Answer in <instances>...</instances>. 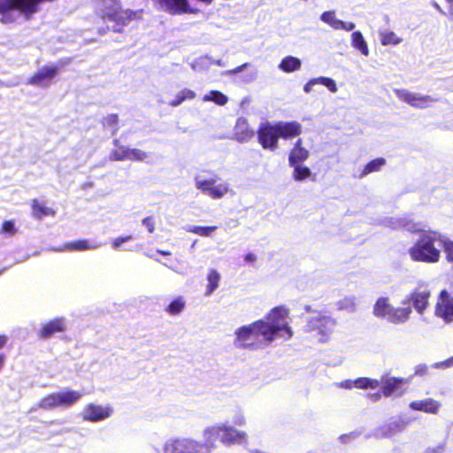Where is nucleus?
Segmentation results:
<instances>
[{
	"instance_id": "1",
	"label": "nucleus",
	"mask_w": 453,
	"mask_h": 453,
	"mask_svg": "<svg viewBox=\"0 0 453 453\" xmlns=\"http://www.w3.org/2000/svg\"><path fill=\"white\" fill-rule=\"evenodd\" d=\"M288 315V309L274 307L264 319L238 327L234 332V346L256 349L271 344L277 337L286 341L291 339L293 332L287 322Z\"/></svg>"
},
{
	"instance_id": "2",
	"label": "nucleus",
	"mask_w": 453,
	"mask_h": 453,
	"mask_svg": "<svg viewBox=\"0 0 453 453\" xmlns=\"http://www.w3.org/2000/svg\"><path fill=\"white\" fill-rule=\"evenodd\" d=\"M409 230L411 233H420L419 238L409 249V255L415 262H423L434 264L439 261L441 250L436 247V242L440 241V234L435 231L422 230L417 224L413 225Z\"/></svg>"
},
{
	"instance_id": "3",
	"label": "nucleus",
	"mask_w": 453,
	"mask_h": 453,
	"mask_svg": "<svg viewBox=\"0 0 453 453\" xmlns=\"http://www.w3.org/2000/svg\"><path fill=\"white\" fill-rule=\"evenodd\" d=\"M82 396V393L72 388L54 392L43 396L37 403L38 408L52 410L56 408H68L75 404Z\"/></svg>"
},
{
	"instance_id": "4",
	"label": "nucleus",
	"mask_w": 453,
	"mask_h": 453,
	"mask_svg": "<svg viewBox=\"0 0 453 453\" xmlns=\"http://www.w3.org/2000/svg\"><path fill=\"white\" fill-rule=\"evenodd\" d=\"M411 309L410 307H394L387 297L379 298L373 307L376 317L387 319L394 324L403 323L408 320Z\"/></svg>"
},
{
	"instance_id": "5",
	"label": "nucleus",
	"mask_w": 453,
	"mask_h": 453,
	"mask_svg": "<svg viewBox=\"0 0 453 453\" xmlns=\"http://www.w3.org/2000/svg\"><path fill=\"white\" fill-rule=\"evenodd\" d=\"M257 142L264 150L275 151L279 148V134L275 123L263 122L257 130Z\"/></svg>"
},
{
	"instance_id": "6",
	"label": "nucleus",
	"mask_w": 453,
	"mask_h": 453,
	"mask_svg": "<svg viewBox=\"0 0 453 453\" xmlns=\"http://www.w3.org/2000/svg\"><path fill=\"white\" fill-rule=\"evenodd\" d=\"M336 322L326 316L311 318L307 321L306 331L317 332L321 342L327 341L329 335L334 332Z\"/></svg>"
},
{
	"instance_id": "7",
	"label": "nucleus",
	"mask_w": 453,
	"mask_h": 453,
	"mask_svg": "<svg viewBox=\"0 0 453 453\" xmlns=\"http://www.w3.org/2000/svg\"><path fill=\"white\" fill-rule=\"evenodd\" d=\"M198 441L188 437H173L164 444L165 453H199Z\"/></svg>"
},
{
	"instance_id": "8",
	"label": "nucleus",
	"mask_w": 453,
	"mask_h": 453,
	"mask_svg": "<svg viewBox=\"0 0 453 453\" xmlns=\"http://www.w3.org/2000/svg\"><path fill=\"white\" fill-rule=\"evenodd\" d=\"M394 93L399 100L408 104L414 108H426L432 103L436 101V99L430 96L426 95L418 96L405 88L394 89Z\"/></svg>"
},
{
	"instance_id": "9",
	"label": "nucleus",
	"mask_w": 453,
	"mask_h": 453,
	"mask_svg": "<svg viewBox=\"0 0 453 453\" xmlns=\"http://www.w3.org/2000/svg\"><path fill=\"white\" fill-rule=\"evenodd\" d=\"M109 15L110 16L106 20H104V22H113V31L116 33H121L124 27L127 26L132 20L137 18V12L120 7L115 12Z\"/></svg>"
},
{
	"instance_id": "10",
	"label": "nucleus",
	"mask_w": 453,
	"mask_h": 453,
	"mask_svg": "<svg viewBox=\"0 0 453 453\" xmlns=\"http://www.w3.org/2000/svg\"><path fill=\"white\" fill-rule=\"evenodd\" d=\"M216 183V179H200L196 178V187L202 192L208 194L213 199H219L223 197L228 192V187L226 184H219L213 186Z\"/></svg>"
},
{
	"instance_id": "11",
	"label": "nucleus",
	"mask_w": 453,
	"mask_h": 453,
	"mask_svg": "<svg viewBox=\"0 0 453 453\" xmlns=\"http://www.w3.org/2000/svg\"><path fill=\"white\" fill-rule=\"evenodd\" d=\"M203 442L198 441L199 453H211L216 449V441L220 440V427L219 424L207 426L203 431Z\"/></svg>"
},
{
	"instance_id": "12",
	"label": "nucleus",
	"mask_w": 453,
	"mask_h": 453,
	"mask_svg": "<svg viewBox=\"0 0 453 453\" xmlns=\"http://www.w3.org/2000/svg\"><path fill=\"white\" fill-rule=\"evenodd\" d=\"M58 67L57 65H46L39 69L27 81V84L37 87H47L57 76Z\"/></svg>"
},
{
	"instance_id": "13",
	"label": "nucleus",
	"mask_w": 453,
	"mask_h": 453,
	"mask_svg": "<svg viewBox=\"0 0 453 453\" xmlns=\"http://www.w3.org/2000/svg\"><path fill=\"white\" fill-rule=\"evenodd\" d=\"M409 383V379L389 377L383 381L381 393L384 396L396 395L401 396L405 394V386Z\"/></svg>"
},
{
	"instance_id": "14",
	"label": "nucleus",
	"mask_w": 453,
	"mask_h": 453,
	"mask_svg": "<svg viewBox=\"0 0 453 453\" xmlns=\"http://www.w3.org/2000/svg\"><path fill=\"white\" fill-rule=\"evenodd\" d=\"M66 330V324L64 318H55L42 324L37 331L38 338L47 340L56 334L64 333Z\"/></svg>"
},
{
	"instance_id": "15",
	"label": "nucleus",
	"mask_w": 453,
	"mask_h": 453,
	"mask_svg": "<svg viewBox=\"0 0 453 453\" xmlns=\"http://www.w3.org/2000/svg\"><path fill=\"white\" fill-rule=\"evenodd\" d=\"M436 316L445 321L453 320V296H450L446 290H442L435 306Z\"/></svg>"
},
{
	"instance_id": "16",
	"label": "nucleus",
	"mask_w": 453,
	"mask_h": 453,
	"mask_svg": "<svg viewBox=\"0 0 453 453\" xmlns=\"http://www.w3.org/2000/svg\"><path fill=\"white\" fill-rule=\"evenodd\" d=\"M112 413V409L109 406L88 404L83 411V419L90 422H97L109 418Z\"/></svg>"
},
{
	"instance_id": "17",
	"label": "nucleus",
	"mask_w": 453,
	"mask_h": 453,
	"mask_svg": "<svg viewBox=\"0 0 453 453\" xmlns=\"http://www.w3.org/2000/svg\"><path fill=\"white\" fill-rule=\"evenodd\" d=\"M159 3L171 14H196L198 12L196 8L189 5L188 0H159Z\"/></svg>"
},
{
	"instance_id": "18",
	"label": "nucleus",
	"mask_w": 453,
	"mask_h": 453,
	"mask_svg": "<svg viewBox=\"0 0 453 453\" xmlns=\"http://www.w3.org/2000/svg\"><path fill=\"white\" fill-rule=\"evenodd\" d=\"M233 135L239 142H248L254 137L255 131L250 126L246 118L240 117L234 125Z\"/></svg>"
},
{
	"instance_id": "19",
	"label": "nucleus",
	"mask_w": 453,
	"mask_h": 453,
	"mask_svg": "<svg viewBox=\"0 0 453 453\" xmlns=\"http://www.w3.org/2000/svg\"><path fill=\"white\" fill-rule=\"evenodd\" d=\"M279 137L285 140L293 139L302 134V125L296 121L275 122Z\"/></svg>"
},
{
	"instance_id": "20",
	"label": "nucleus",
	"mask_w": 453,
	"mask_h": 453,
	"mask_svg": "<svg viewBox=\"0 0 453 453\" xmlns=\"http://www.w3.org/2000/svg\"><path fill=\"white\" fill-rule=\"evenodd\" d=\"M220 427V441L225 445L241 443L246 438V434L233 426L219 424Z\"/></svg>"
},
{
	"instance_id": "21",
	"label": "nucleus",
	"mask_w": 453,
	"mask_h": 453,
	"mask_svg": "<svg viewBox=\"0 0 453 453\" xmlns=\"http://www.w3.org/2000/svg\"><path fill=\"white\" fill-rule=\"evenodd\" d=\"M431 296V293L426 288H415L409 296V300L412 302L414 309L419 313L422 314L423 311L428 306V299Z\"/></svg>"
},
{
	"instance_id": "22",
	"label": "nucleus",
	"mask_w": 453,
	"mask_h": 453,
	"mask_svg": "<svg viewBox=\"0 0 453 453\" xmlns=\"http://www.w3.org/2000/svg\"><path fill=\"white\" fill-rule=\"evenodd\" d=\"M309 156V150L303 146V140L299 138L289 151L288 164L289 165L302 164L308 159Z\"/></svg>"
},
{
	"instance_id": "23",
	"label": "nucleus",
	"mask_w": 453,
	"mask_h": 453,
	"mask_svg": "<svg viewBox=\"0 0 453 453\" xmlns=\"http://www.w3.org/2000/svg\"><path fill=\"white\" fill-rule=\"evenodd\" d=\"M31 214L35 219H42L45 217H54L56 211L48 206L45 201L34 198L30 203Z\"/></svg>"
},
{
	"instance_id": "24",
	"label": "nucleus",
	"mask_w": 453,
	"mask_h": 453,
	"mask_svg": "<svg viewBox=\"0 0 453 453\" xmlns=\"http://www.w3.org/2000/svg\"><path fill=\"white\" fill-rule=\"evenodd\" d=\"M121 7L119 0H96V11L100 19L104 21Z\"/></svg>"
},
{
	"instance_id": "25",
	"label": "nucleus",
	"mask_w": 453,
	"mask_h": 453,
	"mask_svg": "<svg viewBox=\"0 0 453 453\" xmlns=\"http://www.w3.org/2000/svg\"><path fill=\"white\" fill-rule=\"evenodd\" d=\"M96 246L92 244L88 240L82 239V240H76L73 242H66L63 244L60 247L54 248L53 250L58 252H64V251H84L95 249Z\"/></svg>"
},
{
	"instance_id": "26",
	"label": "nucleus",
	"mask_w": 453,
	"mask_h": 453,
	"mask_svg": "<svg viewBox=\"0 0 453 453\" xmlns=\"http://www.w3.org/2000/svg\"><path fill=\"white\" fill-rule=\"evenodd\" d=\"M410 408L414 411H420L426 413L436 414L440 409V403L432 398H426L423 400H417L411 402L410 403Z\"/></svg>"
},
{
	"instance_id": "27",
	"label": "nucleus",
	"mask_w": 453,
	"mask_h": 453,
	"mask_svg": "<svg viewBox=\"0 0 453 453\" xmlns=\"http://www.w3.org/2000/svg\"><path fill=\"white\" fill-rule=\"evenodd\" d=\"M113 144L116 147L110 153V159L111 161H125L129 157V148L124 145H121L118 139L113 141Z\"/></svg>"
},
{
	"instance_id": "28",
	"label": "nucleus",
	"mask_w": 453,
	"mask_h": 453,
	"mask_svg": "<svg viewBox=\"0 0 453 453\" xmlns=\"http://www.w3.org/2000/svg\"><path fill=\"white\" fill-rule=\"evenodd\" d=\"M302 63L298 58L287 56L282 58L279 68L284 73H292L301 68Z\"/></svg>"
},
{
	"instance_id": "29",
	"label": "nucleus",
	"mask_w": 453,
	"mask_h": 453,
	"mask_svg": "<svg viewBox=\"0 0 453 453\" xmlns=\"http://www.w3.org/2000/svg\"><path fill=\"white\" fill-rule=\"evenodd\" d=\"M386 165V159L383 157H377L369 161L363 168L359 174L363 178L372 173L379 172Z\"/></svg>"
},
{
	"instance_id": "30",
	"label": "nucleus",
	"mask_w": 453,
	"mask_h": 453,
	"mask_svg": "<svg viewBox=\"0 0 453 453\" xmlns=\"http://www.w3.org/2000/svg\"><path fill=\"white\" fill-rule=\"evenodd\" d=\"M352 46L358 50L364 56H368L369 49L361 32L355 31L351 35Z\"/></svg>"
},
{
	"instance_id": "31",
	"label": "nucleus",
	"mask_w": 453,
	"mask_h": 453,
	"mask_svg": "<svg viewBox=\"0 0 453 453\" xmlns=\"http://www.w3.org/2000/svg\"><path fill=\"white\" fill-rule=\"evenodd\" d=\"M196 96L195 91L189 88H184L176 94L175 97L169 102V105L172 107H176L181 104L186 100H192Z\"/></svg>"
},
{
	"instance_id": "32",
	"label": "nucleus",
	"mask_w": 453,
	"mask_h": 453,
	"mask_svg": "<svg viewBox=\"0 0 453 453\" xmlns=\"http://www.w3.org/2000/svg\"><path fill=\"white\" fill-rule=\"evenodd\" d=\"M186 306V301L183 296L175 297L165 308V311L172 316L180 314Z\"/></svg>"
},
{
	"instance_id": "33",
	"label": "nucleus",
	"mask_w": 453,
	"mask_h": 453,
	"mask_svg": "<svg viewBox=\"0 0 453 453\" xmlns=\"http://www.w3.org/2000/svg\"><path fill=\"white\" fill-rule=\"evenodd\" d=\"M207 280L205 295L209 296L219 287L220 274L215 269H211L207 274Z\"/></svg>"
},
{
	"instance_id": "34",
	"label": "nucleus",
	"mask_w": 453,
	"mask_h": 453,
	"mask_svg": "<svg viewBox=\"0 0 453 453\" xmlns=\"http://www.w3.org/2000/svg\"><path fill=\"white\" fill-rule=\"evenodd\" d=\"M290 166L294 168L293 179L295 180L303 181L311 175V171L308 166L302 165L301 164Z\"/></svg>"
},
{
	"instance_id": "35",
	"label": "nucleus",
	"mask_w": 453,
	"mask_h": 453,
	"mask_svg": "<svg viewBox=\"0 0 453 453\" xmlns=\"http://www.w3.org/2000/svg\"><path fill=\"white\" fill-rule=\"evenodd\" d=\"M380 40L383 46L397 45L402 41L394 32L388 30L380 32Z\"/></svg>"
},
{
	"instance_id": "36",
	"label": "nucleus",
	"mask_w": 453,
	"mask_h": 453,
	"mask_svg": "<svg viewBox=\"0 0 453 453\" xmlns=\"http://www.w3.org/2000/svg\"><path fill=\"white\" fill-rule=\"evenodd\" d=\"M102 124L104 127L111 129V134H115L119 131V116L116 113H111L105 116Z\"/></svg>"
},
{
	"instance_id": "37",
	"label": "nucleus",
	"mask_w": 453,
	"mask_h": 453,
	"mask_svg": "<svg viewBox=\"0 0 453 453\" xmlns=\"http://www.w3.org/2000/svg\"><path fill=\"white\" fill-rule=\"evenodd\" d=\"M354 386L357 388H376L380 386V381L370 378L360 377L354 380Z\"/></svg>"
},
{
	"instance_id": "38",
	"label": "nucleus",
	"mask_w": 453,
	"mask_h": 453,
	"mask_svg": "<svg viewBox=\"0 0 453 453\" xmlns=\"http://www.w3.org/2000/svg\"><path fill=\"white\" fill-rule=\"evenodd\" d=\"M321 20L326 24H328L331 27H333L334 29H338V27H340V25H342V20L341 19H338L336 17H335V13L333 11H326V12H324L322 14H321V17H320Z\"/></svg>"
},
{
	"instance_id": "39",
	"label": "nucleus",
	"mask_w": 453,
	"mask_h": 453,
	"mask_svg": "<svg viewBox=\"0 0 453 453\" xmlns=\"http://www.w3.org/2000/svg\"><path fill=\"white\" fill-rule=\"evenodd\" d=\"M204 101H212L218 105H225L227 103V96L219 90H211L203 97Z\"/></svg>"
},
{
	"instance_id": "40",
	"label": "nucleus",
	"mask_w": 453,
	"mask_h": 453,
	"mask_svg": "<svg viewBox=\"0 0 453 453\" xmlns=\"http://www.w3.org/2000/svg\"><path fill=\"white\" fill-rule=\"evenodd\" d=\"M218 227L216 226H192L188 228V232L198 234L200 236L208 237L212 234L213 232L216 231Z\"/></svg>"
},
{
	"instance_id": "41",
	"label": "nucleus",
	"mask_w": 453,
	"mask_h": 453,
	"mask_svg": "<svg viewBox=\"0 0 453 453\" xmlns=\"http://www.w3.org/2000/svg\"><path fill=\"white\" fill-rule=\"evenodd\" d=\"M311 82L315 83V85L321 84L326 87L332 93H335L337 91L336 83L332 78L321 76L311 79Z\"/></svg>"
},
{
	"instance_id": "42",
	"label": "nucleus",
	"mask_w": 453,
	"mask_h": 453,
	"mask_svg": "<svg viewBox=\"0 0 453 453\" xmlns=\"http://www.w3.org/2000/svg\"><path fill=\"white\" fill-rule=\"evenodd\" d=\"M433 6L441 14L448 16L453 21V0H445L444 9L437 3H434Z\"/></svg>"
},
{
	"instance_id": "43",
	"label": "nucleus",
	"mask_w": 453,
	"mask_h": 453,
	"mask_svg": "<svg viewBox=\"0 0 453 453\" xmlns=\"http://www.w3.org/2000/svg\"><path fill=\"white\" fill-rule=\"evenodd\" d=\"M18 232L13 219L4 220L2 223L0 233L6 235H14Z\"/></svg>"
},
{
	"instance_id": "44",
	"label": "nucleus",
	"mask_w": 453,
	"mask_h": 453,
	"mask_svg": "<svg viewBox=\"0 0 453 453\" xmlns=\"http://www.w3.org/2000/svg\"><path fill=\"white\" fill-rule=\"evenodd\" d=\"M129 157L127 160L130 161H143L148 157V153L140 149H130L129 148Z\"/></svg>"
},
{
	"instance_id": "45",
	"label": "nucleus",
	"mask_w": 453,
	"mask_h": 453,
	"mask_svg": "<svg viewBox=\"0 0 453 453\" xmlns=\"http://www.w3.org/2000/svg\"><path fill=\"white\" fill-rule=\"evenodd\" d=\"M142 223L147 228L149 233L152 234L155 232L156 220H155L154 217L148 216L142 219Z\"/></svg>"
},
{
	"instance_id": "46",
	"label": "nucleus",
	"mask_w": 453,
	"mask_h": 453,
	"mask_svg": "<svg viewBox=\"0 0 453 453\" xmlns=\"http://www.w3.org/2000/svg\"><path fill=\"white\" fill-rule=\"evenodd\" d=\"M133 239L132 235L119 236L112 241V247L114 249L119 248L122 243L129 242Z\"/></svg>"
},
{
	"instance_id": "47",
	"label": "nucleus",
	"mask_w": 453,
	"mask_h": 453,
	"mask_svg": "<svg viewBox=\"0 0 453 453\" xmlns=\"http://www.w3.org/2000/svg\"><path fill=\"white\" fill-rule=\"evenodd\" d=\"M426 373H427V366L426 365L420 364L415 367V372H414L415 375L423 376V375H426Z\"/></svg>"
},
{
	"instance_id": "48",
	"label": "nucleus",
	"mask_w": 453,
	"mask_h": 453,
	"mask_svg": "<svg viewBox=\"0 0 453 453\" xmlns=\"http://www.w3.org/2000/svg\"><path fill=\"white\" fill-rule=\"evenodd\" d=\"M355 28V24L353 22H344L342 20V25L338 27L337 30H345V31H351Z\"/></svg>"
},
{
	"instance_id": "49",
	"label": "nucleus",
	"mask_w": 453,
	"mask_h": 453,
	"mask_svg": "<svg viewBox=\"0 0 453 453\" xmlns=\"http://www.w3.org/2000/svg\"><path fill=\"white\" fill-rule=\"evenodd\" d=\"M448 260L453 261V243H450L446 248Z\"/></svg>"
},
{
	"instance_id": "50",
	"label": "nucleus",
	"mask_w": 453,
	"mask_h": 453,
	"mask_svg": "<svg viewBox=\"0 0 453 453\" xmlns=\"http://www.w3.org/2000/svg\"><path fill=\"white\" fill-rule=\"evenodd\" d=\"M244 259L246 262H249V263H254L257 259V257L252 254V253H247L245 256H244Z\"/></svg>"
},
{
	"instance_id": "51",
	"label": "nucleus",
	"mask_w": 453,
	"mask_h": 453,
	"mask_svg": "<svg viewBox=\"0 0 453 453\" xmlns=\"http://www.w3.org/2000/svg\"><path fill=\"white\" fill-rule=\"evenodd\" d=\"M249 65H250V64H249V63H244V64H242V65H239V66L235 67V68L232 71V73H240V72H242V70H244V69H245L247 66H249Z\"/></svg>"
},
{
	"instance_id": "52",
	"label": "nucleus",
	"mask_w": 453,
	"mask_h": 453,
	"mask_svg": "<svg viewBox=\"0 0 453 453\" xmlns=\"http://www.w3.org/2000/svg\"><path fill=\"white\" fill-rule=\"evenodd\" d=\"M8 341V337L4 334H0V349H3Z\"/></svg>"
},
{
	"instance_id": "53",
	"label": "nucleus",
	"mask_w": 453,
	"mask_h": 453,
	"mask_svg": "<svg viewBox=\"0 0 453 453\" xmlns=\"http://www.w3.org/2000/svg\"><path fill=\"white\" fill-rule=\"evenodd\" d=\"M315 85V83L311 82V79L304 85L303 90L306 93H310L311 91V86Z\"/></svg>"
},
{
	"instance_id": "54",
	"label": "nucleus",
	"mask_w": 453,
	"mask_h": 453,
	"mask_svg": "<svg viewBox=\"0 0 453 453\" xmlns=\"http://www.w3.org/2000/svg\"><path fill=\"white\" fill-rule=\"evenodd\" d=\"M6 361V355L4 353L0 354V371L3 369Z\"/></svg>"
},
{
	"instance_id": "55",
	"label": "nucleus",
	"mask_w": 453,
	"mask_h": 453,
	"mask_svg": "<svg viewBox=\"0 0 453 453\" xmlns=\"http://www.w3.org/2000/svg\"><path fill=\"white\" fill-rule=\"evenodd\" d=\"M445 449V445L441 444L432 449L433 453H441Z\"/></svg>"
},
{
	"instance_id": "56",
	"label": "nucleus",
	"mask_w": 453,
	"mask_h": 453,
	"mask_svg": "<svg viewBox=\"0 0 453 453\" xmlns=\"http://www.w3.org/2000/svg\"><path fill=\"white\" fill-rule=\"evenodd\" d=\"M157 252L162 256H171L172 253L169 250H157Z\"/></svg>"
},
{
	"instance_id": "57",
	"label": "nucleus",
	"mask_w": 453,
	"mask_h": 453,
	"mask_svg": "<svg viewBox=\"0 0 453 453\" xmlns=\"http://www.w3.org/2000/svg\"><path fill=\"white\" fill-rule=\"evenodd\" d=\"M446 364H447V366H453V357H449V358L446 361Z\"/></svg>"
},
{
	"instance_id": "58",
	"label": "nucleus",
	"mask_w": 453,
	"mask_h": 453,
	"mask_svg": "<svg viewBox=\"0 0 453 453\" xmlns=\"http://www.w3.org/2000/svg\"><path fill=\"white\" fill-rule=\"evenodd\" d=\"M244 423H245V420H244L243 418H242L239 420L235 421V424H237L239 426L244 425Z\"/></svg>"
}]
</instances>
